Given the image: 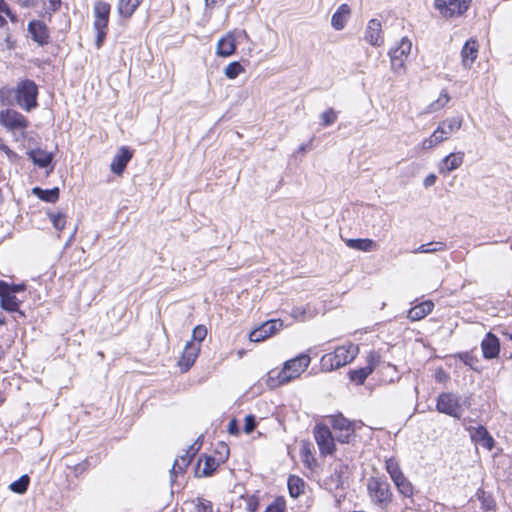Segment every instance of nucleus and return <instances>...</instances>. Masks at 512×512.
<instances>
[{
    "mask_svg": "<svg viewBox=\"0 0 512 512\" xmlns=\"http://www.w3.org/2000/svg\"><path fill=\"white\" fill-rule=\"evenodd\" d=\"M357 345L349 343L337 347L334 352L322 356L320 364L323 370L332 371L351 363L358 355Z\"/></svg>",
    "mask_w": 512,
    "mask_h": 512,
    "instance_id": "nucleus-1",
    "label": "nucleus"
},
{
    "mask_svg": "<svg viewBox=\"0 0 512 512\" xmlns=\"http://www.w3.org/2000/svg\"><path fill=\"white\" fill-rule=\"evenodd\" d=\"M470 406L469 397H460L451 392H443L438 395L436 410L439 413L460 419L463 415V408Z\"/></svg>",
    "mask_w": 512,
    "mask_h": 512,
    "instance_id": "nucleus-2",
    "label": "nucleus"
},
{
    "mask_svg": "<svg viewBox=\"0 0 512 512\" xmlns=\"http://www.w3.org/2000/svg\"><path fill=\"white\" fill-rule=\"evenodd\" d=\"M16 103L25 111H31L36 108L38 86L30 79L20 80L14 90Z\"/></svg>",
    "mask_w": 512,
    "mask_h": 512,
    "instance_id": "nucleus-3",
    "label": "nucleus"
},
{
    "mask_svg": "<svg viewBox=\"0 0 512 512\" xmlns=\"http://www.w3.org/2000/svg\"><path fill=\"white\" fill-rule=\"evenodd\" d=\"M367 489L372 502L380 508H386L392 500L390 485L382 477H372L368 480Z\"/></svg>",
    "mask_w": 512,
    "mask_h": 512,
    "instance_id": "nucleus-4",
    "label": "nucleus"
},
{
    "mask_svg": "<svg viewBox=\"0 0 512 512\" xmlns=\"http://www.w3.org/2000/svg\"><path fill=\"white\" fill-rule=\"evenodd\" d=\"M110 5L104 1H98L94 6V28L97 31L96 44L101 46L107 32Z\"/></svg>",
    "mask_w": 512,
    "mask_h": 512,
    "instance_id": "nucleus-5",
    "label": "nucleus"
},
{
    "mask_svg": "<svg viewBox=\"0 0 512 512\" xmlns=\"http://www.w3.org/2000/svg\"><path fill=\"white\" fill-rule=\"evenodd\" d=\"M0 125L9 132H24L29 126V121L20 112L6 108L0 111Z\"/></svg>",
    "mask_w": 512,
    "mask_h": 512,
    "instance_id": "nucleus-6",
    "label": "nucleus"
},
{
    "mask_svg": "<svg viewBox=\"0 0 512 512\" xmlns=\"http://www.w3.org/2000/svg\"><path fill=\"white\" fill-rule=\"evenodd\" d=\"M412 42L404 37L397 43V46L389 51L392 70L399 73L404 69L405 62L411 52Z\"/></svg>",
    "mask_w": 512,
    "mask_h": 512,
    "instance_id": "nucleus-7",
    "label": "nucleus"
},
{
    "mask_svg": "<svg viewBox=\"0 0 512 512\" xmlns=\"http://www.w3.org/2000/svg\"><path fill=\"white\" fill-rule=\"evenodd\" d=\"M313 434L320 454L332 455L335 451V444L330 429L326 425L317 424L313 429Z\"/></svg>",
    "mask_w": 512,
    "mask_h": 512,
    "instance_id": "nucleus-8",
    "label": "nucleus"
},
{
    "mask_svg": "<svg viewBox=\"0 0 512 512\" xmlns=\"http://www.w3.org/2000/svg\"><path fill=\"white\" fill-rule=\"evenodd\" d=\"M471 0H435V7L446 18L462 15Z\"/></svg>",
    "mask_w": 512,
    "mask_h": 512,
    "instance_id": "nucleus-9",
    "label": "nucleus"
},
{
    "mask_svg": "<svg viewBox=\"0 0 512 512\" xmlns=\"http://www.w3.org/2000/svg\"><path fill=\"white\" fill-rule=\"evenodd\" d=\"M284 327V323L281 319H271L259 327L255 328L249 334V339L252 342H261L267 339L268 337L275 335Z\"/></svg>",
    "mask_w": 512,
    "mask_h": 512,
    "instance_id": "nucleus-10",
    "label": "nucleus"
},
{
    "mask_svg": "<svg viewBox=\"0 0 512 512\" xmlns=\"http://www.w3.org/2000/svg\"><path fill=\"white\" fill-rule=\"evenodd\" d=\"M380 361V357L375 352H371L367 359V365L365 367L355 369L349 372V378L352 382L357 385H362L367 377L374 371L377 364Z\"/></svg>",
    "mask_w": 512,
    "mask_h": 512,
    "instance_id": "nucleus-11",
    "label": "nucleus"
},
{
    "mask_svg": "<svg viewBox=\"0 0 512 512\" xmlns=\"http://www.w3.org/2000/svg\"><path fill=\"white\" fill-rule=\"evenodd\" d=\"M22 303L14 293L7 290V282L0 280V306L2 309L8 312H18L24 316L23 312L19 310V306Z\"/></svg>",
    "mask_w": 512,
    "mask_h": 512,
    "instance_id": "nucleus-12",
    "label": "nucleus"
},
{
    "mask_svg": "<svg viewBox=\"0 0 512 512\" xmlns=\"http://www.w3.org/2000/svg\"><path fill=\"white\" fill-rule=\"evenodd\" d=\"M27 30L31 38L39 46L43 47L49 43L50 31L47 25L40 20H31L28 23Z\"/></svg>",
    "mask_w": 512,
    "mask_h": 512,
    "instance_id": "nucleus-13",
    "label": "nucleus"
},
{
    "mask_svg": "<svg viewBox=\"0 0 512 512\" xmlns=\"http://www.w3.org/2000/svg\"><path fill=\"white\" fill-rule=\"evenodd\" d=\"M310 357L307 354H299L284 363L290 381L298 378L309 366Z\"/></svg>",
    "mask_w": 512,
    "mask_h": 512,
    "instance_id": "nucleus-14",
    "label": "nucleus"
},
{
    "mask_svg": "<svg viewBox=\"0 0 512 512\" xmlns=\"http://www.w3.org/2000/svg\"><path fill=\"white\" fill-rule=\"evenodd\" d=\"M201 345L199 343H195L194 341H188L185 345L184 351L178 361V365L182 372H187L195 363Z\"/></svg>",
    "mask_w": 512,
    "mask_h": 512,
    "instance_id": "nucleus-15",
    "label": "nucleus"
},
{
    "mask_svg": "<svg viewBox=\"0 0 512 512\" xmlns=\"http://www.w3.org/2000/svg\"><path fill=\"white\" fill-rule=\"evenodd\" d=\"M483 357L487 360L497 358L500 353V340L492 332H488L481 341Z\"/></svg>",
    "mask_w": 512,
    "mask_h": 512,
    "instance_id": "nucleus-16",
    "label": "nucleus"
},
{
    "mask_svg": "<svg viewBox=\"0 0 512 512\" xmlns=\"http://www.w3.org/2000/svg\"><path fill=\"white\" fill-rule=\"evenodd\" d=\"M465 154L462 151L453 152L445 156L438 164L440 174L447 175L458 169L464 161Z\"/></svg>",
    "mask_w": 512,
    "mask_h": 512,
    "instance_id": "nucleus-17",
    "label": "nucleus"
},
{
    "mask_svg": "<svg viewBox=\"0 0 512 512\" xmlns=\"http://www.w3.org/2000/svg\"><path fill=\"white\" fill-rule=\"evenodd\" d=\"M468 431L470 433L471 440L474 443L489 451L493 449L495 444L494 439L484 426L479 425L478 427H470L468 428Z\"/></svg>",
    "mask_w": 512,
    "mask_h": 512,
    "instance_id": "nucleus-18",
    "label": "nucleus"
},
{
    "mask_svg": "<svg viewBox=\"0 0 512 512\" xmlns=\"http://www.w3.org/2000/svg\"><path fill=\"white\" fill-rule=\"evenodd\" d=\"M201 443H199V439L189 447V449L185 452L184 455L179 456L175 461L171 469V477L176 476L177 474L183 473L187 466L189 465L192 457L199 450Z\"/></svg>",
    "mask_w": 512,
    "mask_h": 512,
    "instance_id": "nucleus-19",
    "label": "nucleus"
},
{
    "mask_svg": "<svg viewBox=\"0 0 512 512\" xmlns=\"http://www.w3.org/2000/svg\"><path fill=\"white\" fill-rule=\"evenodd\" d=\"M131 158L132 151L128 147H121L111 162V171L116 175H121Z\"/></svg>",
    "mask_w": 512,
    "mask_h": 512,
    "instance_id": "nucleus-20",
    "label": "nucleus"
},
{
    "mask_svg": "<svg viewBox=\"0 0 512 512\" xmlns=\"http://www.w3.org/2000/svg\"><path fill=\"white\" fill-rule=\"evenodd\" d=\"M479 45L473 38L466 41L461 50L462 65L469 69L478 56Z\"/></svg>",
    "mask_w": 512,
    "mask_h": 512,
    "instance_id": "nucleus-21",
    "label": "nucleus"
},
{
    "mask_svg": "<svg viewBox=\"0 0 512 512\" xmlns=\"http://www.w3.org/2000/svg\"><path fill=\"white\" fill-rule=\"evenodd\" d=\"M289 382H291L290 377H288L287 371L284 366L281 370L271 369L267 373L265 378V383L267 387L270 389H275Z\"/></svg>",
    "mask_w": 512,
    "mask_h": 512,
    "instance_id": "nucleus-22",
    "label": "nucleus"
},
{
    "mask_svg": "<svg viewBox=\"0 0 512 512\" xmlns=\"http://www.w3.org/2000/svg\"><path fill=\"white\" fill-rule=\"evenodd\" d=\"M381 32V22L371 19L366 28L365 40L373 46H380L383 43Z\"/></svg>",
    "mask_w": 512,
    "mask_h": 512,
    "instance_id": "nucleus-23",
    "label": "nucleus"
},
{
    "mask_svg": "<svg viewBox=\"0 0 512 512\" xmlns=\"http://www.w3.org/2000/svg\"><path fill=\"white\" fill-rule=\"evenodd\" d=\"M28 156L34 163V165L40 168H47L53 161V153L47 152L46 150L37 148L28 151Z\"/></svg>",
    "mask_w": 512,
    "mask_h": 512,
    "instance_id": "nucleus-24",
    "label": "nucleus"
},
{
    "mask_svg": "<svg viewBox=\"0 0 512 512\" xmlns=\"http://www.w3.org/2000/svg\"><path fill=\"white\" fill-rule=\"evenodd\" d=\"M351 13L350 7L347 4H341L331 18L332 27L339 31L342 30L349 18Z\"/></svg>",
    "mask_w": 512,
    "mask_h": 512,
    "instance_id": "nucleus-25",
    "label": "nucleus"
},
{
    "mask_svg": "<svg viewBox=\"0 0 512 512\" xmlns=\"http://www.w3.org/2000/svg\"><path fill=\"white\" fill-rule=\"evenodd\" d=\"M434 303L430 300L424 301L412 307L407 314L411 321H419L432 312Z\"/></svg>",
    "mask_w": 512,
    "mask_h": 512,
    "instance_id": "nucleus-26",
    "label": "nucleus"
},
{
    "mask_svg": "<svg viewBox=\"0 0 512 512\" xmlns=\"http://www.w3.org/2000/svg\"><path fill=\"white\" fill-rule=\"evenodd\" d=\"M236 49V40L232 33L219 39L217 43V54L222 57L231 56Z\"/></svg>",
    "mask_w": 512,
    "mask_h": 512,
    "instance_id": "nucleus-27",
    "label": "nucleus"
},
{
    "mask_svg": "<svg viewBox=\"0 0 512 512\" xmlns=\"http://www.w3.org/2000/svg\"><path fill=\"white\" fill-rule=\"evenodd\" d=\"M290 315L298 322H305L316 316V310L310 304L295 306L291 309Z\"/></svg>",
    "mask_w": 512,
    "mask_h": 512,
    "instance_id": "nucleus-28",
    "label": "nucleus"
},
{
    "mask_svg": "<svg viewBox=\"0 0 512 512\" xmlns=\"http://www.w3.org/2000/svg\"><path fill=\"white\" fill-rule=\"evenodd\" d=\"M346 245L355 250L364 251V252H371L376 250L377 244L372 239L367 238H359V239H348L346 240Z\"/></svg>",
    "mask_w": 512,
    "mask_h": 512,
    "instance_id": "nucleus-29",
    "label": "nucleus"
},
{
    "mask_svg": "<svg viewBox=\"0 0 512 512\" xmlns=\"http://www.w3.org/2000/svg\"><path fill=\"white\" fill-rule=\"evenodd\" d=\"M463 124V117L461 115L452 116L444 119L439 123L440 127L447 133L450 137L453 133L457 132L461 129Z\"/></svg>",
    "mask_w": 512,
    "mask_h": 512,
    "instance_id": "nucleus-30",
    "label": "nucleus"
},
{
    "mask_svg": "<svg viewBox=\"0 0 512 512\" xmlns=\"http://www.w3.org/2000/svg\"><path fill=\"white\" fill-rule=\"evenodd\" d=\"M32 193L40 200L55 203L59 199V188L54 187L52 189H42L40 187H34Z\"/></svg>",
    "mask_w": 512,
    "mask_h": 512,
    "instance_id": "nucleus-31",
    "label": "nucleus"
},
{
    "mask_svg": "<svg viewBox=\"0 0 512 512\" xmlns=\"http://www.w3.org/2000/svg\"><path fill=\"white\" fill-rule=\"evenodd\" d=\"M289 494L293 498L299 497L304 493L305 482L298 476L290 475L287 481Z\"/></svg>",
    "mask_w": 512,
    "mask_h": 512,
    "instance_id": "nucleus-32",
    "label": "nucleus"
},
{
    "mask_svg": "<svg viewBox=\"0 0 512 512\" xmlns=\"http://www.w3.org/2000/svg\"><path fill=\"white\" fill-rule=\"evenodd\" d=\"M142 0H119L118 11L123 17H130L139 7Z\"/></svg>",
    "mask_w": 512,
    "mask_h": 512,
    "instance_id": "nucleus-33",
    "label": "nucleus"
},
{
    "mask_svg": "<svg viewBox=\"0 0 512 512\" xmlns=\"http://www.w3.org/2000/svg\"><path fill=\"white\" fill-rule=\"evenodd\" d=\"M385 468L393 482L399 480L404 476L398 461L393 457L387 458L385 460Z\"/></svg>",
    "mask_w": 512,
    "mask_h": 512,
    "instance_id": "nucleus-34",
    "label": "nucleus"
},
{
    "mask_svg": "<svg viewBox=\"0 0 512 512\" xmlns=\"http://www.w3.org/2000/svg\"><path fill=\"white\" fill-rule=\"evenodd\" d=\"M446 244L441 241H433L426 244H422L419 247H417L412 252L414 254H420V253H435L439 251L446 250Z\"/></svg>",
    "mask_w": 512,
    "mask_h": 512,
    "instance_id": "nucleus-35",
    "label": "nucleus"
},
{
    "mask_svg": "<svg viewBox=\"0 0 512 512\" xmlns=\"http://www.w3.org/2000/svg\"><path fill=\"white\" fill-rule=\"evenodd\" d=\"M330 422L333 429L337 432L354 429L353 424L341 414L331 416Z\"/></svg>",
    "mask_w": 512,
    "mask_h": 512,
    "instance_id": "nucleus-36",
    "label": "nucleus"
},
{
    "mask_svg": "<svg viewBox=\"0 0 512 512\" xmlns=\"http://www.w3.org/2000/svg\"><path fill=\"white\" fill-rule=\"evenodd\" d=\"M398 492L405 498H411L413 495V486L409 480L403 476L399 480L394 482Z\"/></svg>",
    "mask_w": 512,
    "mask_h": 512,
    "instance_id": "nucleus-37",
    "label": "nucleus"
},
{
    "mask_svg": "<svg viewBox=\"0 0 512 512\" xmlns=\"http://www.w3.org/2000/svg\"><path fill=\"white\" fill-rule=\"evenodd\" d=\"M301 458L304 465L309 469H313V467L316 465V460L312 454L309 443H304L302 445Z\"/></svg>",
    "mask_w": 512,
    "mask_h": 512,
    "instance_id": "nucleus-38",
    "label": "nucleus"
},
{
    "mask_svg": "<svg viewBox=\"0 0 512 512\" xmlns=\"http://www.w3.org/2000/svg\"><path fill=\"white\" fill-rule=\"evenodd\" d=\"M48 217L50 221L53 224V227L58 230L62 231L66 224V214L63 212H49Z\"/></svg>",
    "mask_w": 512,
    "mask_h": 512,
    "instance_id": "nucleus-39",
    "label": "nucleus"
},
{
    "mask_svg": "<svg viewBox=\"0 0 512 512\" xmlns=\"http://www.w3.org/2000/svg\"><path fill=\"white\" fill-rule=\"evenodd\" d=\"M219 461L213 456H205L204 467L201 471V476H211L219 466Z\"/></svg>",
    "mask_w": 512,
    "mask_h": 512,
    "instance_id": "nucleus-40",
    "label": "nucleus"
},
{
    "mask_svg": "<svg viewBox=\"0 0 512 512\" xmlns=\"http://www.w3.org/2000/svg\"><path fill=\"white\" fill-rule=\"evenodd\" d=\"M29 485V477L27 475H22L18 480L12 482L10 484V489L18 494L24 493Z\"/></svg>",
    "mask_w": 512,
    "mask_h": 512,
    "instance_id": "nucleus-41",
    "label": "nucleus"
},
{
    "mask_svg": "<svg viewBox=\"0 0 512 512\" xmlns=\"http://www.w3.org/2000/svg\"><path fill=\"white\" fill-rule=\"evenodd\" d=\"M243 71H244L243 66L239 62L234 61L226 66L224 73L227 78L235 79Z\"/></svg>",
    "mask_w": 512,
    "mask_h": 512,
    "instance_id": "nucleus-42",
    "label": "nucleus"
},
{
    "mask_svg": "<svg viewBox=\"0 0 512 512\" xmlns=\"http://www.w3.org/2000/svg\"><path fill=\"white\" fill-rule=\"evenodd\" d=\"M450 100V97L446 91H442L438 99L429 105V111L435 112L443 108Z\"/></svg>",
    "mask_w": 512,
    "mask_h": 512,
    "instance_id": "nucleus-43",
    "label": "nucleus"
},
{
    "mask_svg": "<svg viewBox=\"0 0 512 512\" xmlns=\"http://www.w3.org/2000/svg\"><path fill=\"white\" fill-rule=\"evenodd\" d=\"M478 498H479V500L481 502V506L484 510L491 511V510L495 509V502H494L493 498L486 492L479 491Z\"/></svg>",
    "mask_w": 512,
    "mask_h": 512,
    "instance_id": "nucleus-44",
    "label": "nucleus"
},
{
    "mask_svg": "<svg viewBox=\"0 0 512 512\" xmlns=\"http://www.w3.org/2000/svg\"><path fill=\"white\" fill-rule=\"evenodd\" d=\"M245 502V510L247 512H257L259 508V498L256 495L242 497Z\"/></svg>",
    "mask_w": 512,
    "mask_h": 512,
    "instance_id": "nucleus-45",
    "label": "nucleus"
},
{
    "mask_svg": "<svg viewBox=\"0 0 512 512\" xmlns=\"http://www.w3.org/2000/svg\"><path fill=\"white\" fill-rule=\"evenodd\" d=\"M320 118L322 125L327 127L335 123L337 120V114L332 108H329L320 115Z\"/></svg>",
    "mask_w": 512,
    "mask_h": 512,
    "instance_id": "nucleus-46",
    "label": "nucleus"
},
{
    "mask_svg": "<svg viewBox=\"0 0 512 512\" xmlns=\"http://www.w3.org/2000/svg\"><path fill=\"white\" fill-rule=\"evenodd\" d=\"M207 335V328L204 325H197L192 331V340L195 343H199L205 339Z\"/></svg>",
    "mask_w": 512,
    "mask_h": 512,
    "instance_id": "nucleus-47",
    "label": "nucleus"
},
{
    "mask_svg": "<svg viewBox=\"0 0 512 512\" xmlns=\"http://www.w3.org/2000/svg\"><path fill=\"white\" fill-rule=\"evenodd\" d=\"M196 512H213V505L208 500L198 499V503L196 505Z\"/></svg>",
    "mask_w": 512,
    "mask_h": 512,
    "instance_id": "nucleus-48",
    "label": "nucleus"
},
{
    "mask_svg": "<svg viewBox=\"0 0 512 512\" xmlns=\"http://www.w3.org/2000/svg\"><path fill=\"white\" fill-rule=\"evenodd\" d=\"M354 436V429L346 430L339 432L336 435V439L340 443H349L351 441V438Z\"/></svg>",
    "mask_w": 512,
    "mask_h": 512,
    "instance_id": "nucleus-49",
    "label": "nucleus"
},
{
    "mask_svg": "<svg viewBox=\"0 0 512 512\" xmlns=\"http://www.w3.org/2000/svg\"><path fill=\"white\" fill-rule=\"evenodd\" d=\"M459 357L465 365L469 366L473 370H477L474 366L475 363L477 362V359L473 357L471 354L465 352L461 354Z\"/></svg>",
    "mask_w": 512,
    "mask_h": 512,
    "instance_id": "nucleus-50",
    "label": "nucleus"
},
{
    "mask_svg": "<svg viewBox=\"0 0 512 512\" xmlns=\"http://www.w3.org/2000/svg\"><path fill=\"white\" fill-rule=\"evenodd\" d=\"M256 428V420L253 415H247L245 417L244 431L249 434Z\"/></svg>",
    "mask_w": 512,
    "mask_h": 512,
    "instance_id": "nucleus-51",
    "label": "nucleus"
},
{
    "mask_svg": "<svg viewBox=\"0 0 512 512\" xmlns=\"http://www.w3.org/2000/svg\"><path fill=\"white\" fill-rule=\"evenodd\" d=\"M69 469L73 470L75 476L81 475L83 472H85L88 468V462L85 460L81 463L75 464L73 466H67Z\"/></svg>",
    "mask_w": 512,
    "mask_h": 512,
    "instance_id": "nucleus-52",
    "label": "nucleus"
},
{
    "mask_svg": "<svg viewBox=\"0 0 512 512\" xmlns=\"http://www.w3.org/2000/svg\"><path fill=\"white\" fill-rule=\"evenodd\" d=\"M265 512H285V505L283 502L276 500L266 508Z\"/></svg>",
    "mask_w": 512,
    "mask_h": 512,
    "instance_id": "nucleus-53",
    "label": "nucleus"
},
{
    "mask_svg": "<svg viewBox=\"0 0 512 512\" xmlns=\"http://www.w3.org/2000/svg\"><path fill=\"white\" fill-rule=\"evenodd\" d=\"M26 285L24 283L21 284H9L7 283V290L16 295V293H20L25 291Z\"/></svg>",
    "mask_w": 512,
    "mask_h": 512,
    "instance_id": "nucleus-54",
    "label": "nucleus"
},
{
    "mask_svg": "<svg viewBox=\"0 0 512 512\" xmlns=\"http://www.w3.org/2000/svg\"><path fill=\"white\" fill-rule=\"evenodd\" d=\"M433 134L437 136L441 143L449 138L447 133L443 130L442 127H440V125H438V127L433 131Z\"/></svg>",
    "mask_w": 512,
    "mask_h": 512,
    "instance_id": "nucleus-55",
    "label": "nucleus"
},
{
    "mask_svg": "<svg viewBox=\"0 0 512 512\" xmlns=\"http://www.w3.org/2000/svg\"><path fill=\"white\" fill-rule=\"evenodd\" d=\"M437 176L434 173H430L427 175L423 181V185L425 188H429L436 183Z\"/></svg>",
    "mask_w": 512,
    "mask_h": 512,
    "instance_id": "nucleus-56",
    "label": "nucleus"
},
{
    "mask_svg": "<svg viewBox=\"0 0 512 512\" xmlns=\"http://www.w3.org/2000/svg\"><path fill=\"white\" fill-rule=\"evenodd\" d=\"M0 149L7 155V157L10 159V160H15L18 155L17 153H15L14 151H12L8 146L6 145H2L0 147Z\"/></svg>",
    "mask_w": 512,
    "mask_h": 512,
    "instance_id": "nucleus-57",
    "label": "nucleus"
},
{
    "mask_svg": "<svg viewBox=\"0 0 512 512\" xmlns=\"http://www.w3.org/2000/svg\"><path fill=\"white\" fill-rule=\"evenodd\" d=\"M448 374L443 369H438L435 374V378L438 382H443L448 379Z\"/></svg>",
    "mask_w": 512,
    "mask_h": 512,
    "instance_id": "nucleus-58",
    "label": "nucleus"
},
{
    "mask_svg": "<svg viewBox=\"0 0 512 512\" xmlns=\"http://www.w3.org/2000/svg\"><path fill=\"white\" fill-rule=\"evenodd\" d=\"M48 2V10L51 12H56L61 6V0H48Z\"/></svg>",
    "mask_w": 512,
    "mask_h": 512,
    "instance_id": "nucleus-59",
    "label": "nucleus"
},
{
    "mask_svg": "<svg viewBox=\"0 0 512 512\" xmlns=\"http://www.w3.org/2000/svg\"><path fill=\"white\" fill-rule=\"evenodd\" d=\"M228 432L230 434H236L238 432V423L236 419H231L228 424Z\"/></svg>",
    "mask_w": 512,
    "mask_h": 512,
    "instance_id": "nucleus-60",
    "label": "nucleus"
},
{
    "mask_svg": "<svg viewBox=\"0 0 512 512\" xmlns=\"http://www.w3.org/2000/svg\"><path fill=\"white\" fill-rule=\"evenodd\" d=\"M420 146H421L422 150H430V149H432L434 147V145H433V143H432V141H431V139L429 137L425 138L421 142Z\"/></svg>",
    "mask_w": 512,
    "mask_h": 512,
    "instance_id": "nucleus-61",
    "label": "nucleus"
},
{
    "mask_svg": "<svg viewBox=\"0 0 512 512\" xmlns=\"http://www.w3.org/2000/svg\"><path fill=\"white\" fill-rule=\"evenodd\" d=\"M9 12V6L4 0H0V13Z\"/></svg>",
    "mask_w": 512,
    "mask_h": 512,
    "instance_id": "nucleus-62",
    "label": "nucleus"
},
{
    "mask_svg": "<svg viewBox=\"0 0 512 512\" xmlns=\"http://www.w3.org/2000/svg\"><path fill=\"white\" fill-rule=\"evenodd\" d=\"M4 14H6L9 17V19L14 23L18 21L16 14H14L10 8L9 12H5Z\"/></svg>",
    "mask_w": 512,
    "mask_h": 512,
    "instance_id": "nucleus-63",
    "label": "nucleus"
},
{
    "mask_svg": "<svg viewBox=\"0 0 512 512\" xmlns=\"http://www.w3.org/2000/svg\"><path fill=\"white\" fill-rule=\"evenodd\" d=\"M429 138L431 139V141H432V143H433L434 147H435V146H437V145H439V144L441 143V142L439 141V139L437 138V136H436L435 134H433V133L429 136Z\"/></svg>",
    "mask_w": 512,
    "mask_h": 512,
    "instance_id": "nucleus-64",
    "label": "nucleus"
}]
</instances>
